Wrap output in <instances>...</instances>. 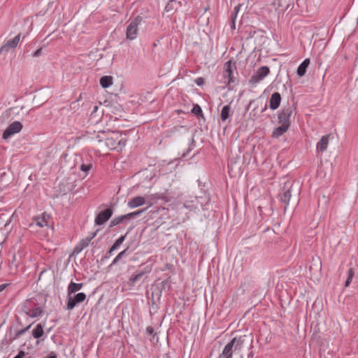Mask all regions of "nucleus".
Segmentation results:
<instances>
[{
	"instance_id": "1",
	"label": "nucleus",
	"mask_w": 358,
	"mask_h": 358,
	"mask_svg": "<svg viewBox=\"0 0 358 358\" xmlns=\"http://www.w3.org/2000/svg\"><path fill=\"white\" fill-rule=\"evenodd\" d=\"M30 228L35 232H41L42 237H46L50 231H52L53 226L50 216L46 213L34 218V221L29 224Z\"/></svg>"
},
{
	"instance_id": "2",
	"label": "nucleus",
	"mask_w": 358,
	"mask_h": 358,
	"mask_svg": "<svg viewBox=\"0 0 358 358\" xmlns=\"http://www.w3.org/2000/svg\"><path fill=\"white\" fill-rule=\"evenodd\" d=\"M21 312L31 318L41 316L44 308L38 300L35 298H30L25 300L20 306Z\"/></svg>"
},
{
	"instance_id": "3",
	"label": "nucleus",
	"mask_w": 358,
	"mask_h": 358,
	"mask_svg": "<svg viewBox=\"0 0 358 358\" xmlns=\"http://www.w3.org/2000/svg\"><path fill=\"white\" fill-rule=\"evenodd\" d=\"M127 141L126 134L121 131H111L108 134L105 144L110 150L122 151Z\"/></svg>"
},
{
	"instance_id": "4",
	"label": "nucleus",
	"mask_w": 358,
	"mask_h": 358,
	"mask_svg": "<svg viewBox=\"0 0 358 358\" xmlns=\"http://www.w3.org/2000/svg\"><path fill=\"white\" fill-rule=\"evenodd\" d=\"M246 336H241L233 338L223 348L219 358H232L233 353L241 351L245 341Z\"/></svg>"
},
{
	"instance_id": "5",
	"label": "nucleus",
	"mask_w": 358,
	"mask_h": 358,
	"mask_svg": "<svg viewBox=\"0 0 358 358\" xmlns=\"http://www.w3.org/2000/svg\"><path fill=\"white\" fill-rule=\"evenodd\" d=\"M141 19L139 17L132 20L127 27L126 37L129 40H134L136 38L138 32V25Z\"/></svg>"
},
{
	"instance_id": "6",
	"label": "nucleus",
	"mask_w": 358,
	"mask_h": 358,
	"mask_svg": "<svg viewBox=\"0 0 358 358\" xmlns=\"http://www.w3.org/2000/svg\"><path fill=\"white\" fill-rule=\"evenodd\" d=\"M23 128L22 124L19 121H15L10 124L3 133L2 138L5 140L10 136L20 133Z\"/></svg>"
},
{
	"instance_id": "7",
	"label": "nucleus",
	"mask_w": 358,
	"mask_h": 358,
	"mask_svg": "<svg viewBox=\"0 0 358 358\" xmlns=\"http://www.w3.org/2000/svg\"><path fill=\"white\" fill-rule=\"evenodd\" d=\"M68 301L66 304V310H71L79 303L83 302L86 299V294L83 292H79L76 294L67 296Z\"/></svg>"
},
{
	"instance_id": "8",
	"label": "nucleus",
	"mask_w": 358,
	"mask_h": 358,
	"mask_svg": "<svg viewBox=\"0 0 358 358\" xmlns=\"http://www.w3.org/2000/svg\"><path fill=\"white\" fill-rule=\"evenodd\" d=\"M270 73V69L267 66H262L252 76L249 83L252 85H256L260 81L264 80Z\"/></svg>"
},
{
	"instance_id": "9",
	"label": "nucleus",
	"mask_w": 358,
	"mask_h": 358,
	"mask_svg": "<svg viewBox=\"0 0 358 358\" xmlns=\"http://www.w3.org/2000/svg\"><path fill=\"white\" fill-rule=\"evenodd\" d=\"M113 214L110 208H107L100 212L95 218V223L98 225H101L108 221Z\"/></svg>"
},
{
	"instance_id": "10",
	"label": "nucleus",
	"mask_w": 358,
	"mask_h": 358,
	"mask_svg": "<svg viewBox=\"0 0 358 358\" xmlns=\"http://www.w3.org/2000/svg\"><path fill=\"white\" fill-rule=\"evenodd\" d=\"M150 271L151 268L150 266H146L143 270L137 271L136 273L130 278L131 285L134 286L136 282L141 280L143 277Z\"/></svg>"
},
{
	"instance_id": "11",
	"label": "nucleus",
	"mask_w": 358,
	"mask_h": 358,
	"mask_svg": "<svg viewBox=\"0 0 358 358\" xmlns=\"http://www.w3.org/2000/svg\"><path fill=\"white\" fill-rule=\"evenodd\" d=\"M146 203L145 197L142 196H137L130 199L127 203V206L130 208H135L140 207Z\"/></svg>"
},
{
	"instance_id": "12",
	"label": "nucleus",
	"mask_w": 358,
	"mask_h": 358,
	"mask_svg": "<svg viewBox=\"0 0 358 358\" xmlns=\"http://www.w3.org/2000/svg\"><path fill=\"white\" fill-rule=\"evenodd\" d=\"M292 115V109L290 108H284L278 116L279 122L281 124H287L289 127V117Z\"/></svg>"
},
{
	"instance_id": "13",
	"label": "nucleus",
	"mask_w": 358,
	"mask_h": 358,
	"mask_svg": "<svg viewBox=\"0 0 358 358\" xmlns=\"http://www.w3.org/2000/svg\"><path fill=\"white\" fill-rule=\"evenodd\" d=\"M330 135L323 136L317 143L316 149L317 152H323L327 149L329 142Z\"/></svg>"
},
{
	"instance_id": "14",
	"label": "nucleus",
	"mask_w": 358,
	"mask_h": 358,
	"mask_svg": "<svg viewBox=\"0 0 358 358\" xmlns=\"http://www.w3.org/2000/svg\"><path fill=\"white\" fill-rule=\"evenodd\" d=\"M20 40V34L17 35L12 40H9L5 43V44L1 47V51H8L11 48H15L18 45Z\"/></svg>"
},
{
	"instance_id": "15",
	"label": "nucleus",
	"mask_w": 358,
	"mask_h": 358,
	"mask_svg": "<svg viewBox=\"0 0 358 358\" xmlns=\"http://www.w3.org/2000/svg\"><path fill=\"white\" fill-rule=\"evenodd\" d=\"M280 102H281V96H280V93L274 92L271 95L270 100H269L270 108L272 110L277 109L280 106Z\"/></svg>"
},
{
	"instance_id": "16",
	"label": "nucleus",
	"mask_w": 358,
	"mask_h": 358,
	"mask_svg": "<svg viewBox=\"0 0 358 358\" xmlns=\"http://www.w3.org/2000/svg\"><path fill=\"white\" fill-rule=\"evenodd\" d=\"M83 286V283H76L71 282L67 287V296L75 294L76 292L80 290Z\"/></svg>"
},
{
	"instance_id": "17",
	"label": "nucleus",
	"mask_w": 358,
	"mask_h": 358,
	"mask_svg": "<svg viewBox=\"0 0 358 358\" xmlns=\"http://www.w3.org/2000/svg\"><path fill=\"white\" fill-rule=\"evenodd\" d=\"M310 64V59L309 58L306 59L298 67L297 74L299 76L302 77L305 75L306 69Z\"/></svg>"
},
{
	"instance_id": "18",
	"label": "nucleus",
	"mask_w": 358,
	"mask_h": 358,
	"mask_svg": "<svg viewBox=\"0 0 358 358\" xmlns=\"http://www.w3.org/2000/svg\"><path fill=\"white\" fill-rule=\"evenodd\" d=\"M288 128H289V127H287L286 124L284 125L281 124L280 126L276 127L273 130L272 136L274 138L280 137V136H282L284 133H285L287 131Z\"/></svg>"
},
{
	"instance_id": "19",
	"label": "nucleus",
	"mask_w": 358,
	"mask_h": 358,
	"mask_svg": "<svg viewBox=\"0 0 358 358\" xmlns=\"http://www.w3.org/2000/svg\"><path fill=\"white\" fill-rule=\"evenodd\" d=\"M43 334V328L41 324H38L32 331V336L34 338H40Z\"/></svg>"
},
{
	"instance_id": "20",
	"label": "nucleus",
	"mask_w": 358,
	"mask_h": 358,
	"mask_svg": "<svg viewBox=\"0 0 358 358\" xmlns=\"http://www.w3.org/2000/svg\"><path fill=\"white\" fill-rule=\"evenodd\" d=\"M230 110L231 108L229 105H226L222 108L220 114L222 121L224 122L230 117Z\"/></svg>"
},
{
	"instance_id": "21",
	"label": "nucleus",
	"mask_w": 358,
	"mask_h": 358,
	"mask_svg": "<svg viewBox=\"0 0 358 358\" xmlns=\"http://www.w3.org/2000/svg\"><path fill=\"white\" fill-rule=\"evenodd\" d=\"M100 85L103 88H107L113 85V78L111 76H103L100 79Z\"/></svg>"
},
{
	"instance_id": "22",
	"label": "nucleus",
	"mask_w": 358,
	"mask_h": 358,
	"mask_svg": "<svg viewBox=\"0 0 358 358\" xmlns=\"http://www.w3.org/2000/svg\"><path fill=\"white\" fill-rule=\"evenodd\" d=\"M231 61H228L224 64L225 68V76L229 77V83L231 81V76L232 74V70H231Z\"/></svg>"
},
{
	"instance_id": "23",
	"label": "nucleus",
	"mask_w": 358,
	"mask_h": 358,
	"mask_svg": "<svg viewBox=\"0 0 358 358\" xmlns=\"http://www.w3.org/2000/svg\"><path fill=\"white\" fill-rule=\"evenodd\" d=\"M290 197H291V192L289 190H287L282 194V195L281 196V201H282V202H283L284 203L287 205L289 202Z\"/></svg>"
},
{
	"instance_id": "24",
	"label": "nucleus",
	"mask_w": 358,
	"mask_h": 358,
	"mask_svg": "<svg viewBox=\"0 0 358 358\" xmlns=\"http://www.w3.org/2000/svg\"><path fill=\"white\" fill-rule=\"evenodd\" d=\"M128 255V253H127V250H124L122 252H120L117 256L116 257L113 259V262H112V264H117L122 257H126Z\"/></svg>"
},
{
	"instance_id": "25",
	"label": "nucleus",
	"mask_w": 358,
	"mask_h": 358,
	"mask_svg": "<svg viewBox=\"0 0 358 358\" xmlns=\"http://www.w3.org/2000/svg\"><path fill=\"white\" fill-rule=\"evenodd\" d=\"M151 206H152V203H149L148 206L146 208L143 209V210H138V211H135V212H133V213H130L127 214V215H125V217H131L135 216V215H138L141 213H142L143 212L145 211Z\"/></svg>"
},
{
	"instance_id": "26",
	"label": "nucleus",
	"mask_w": 358,
	"mask_h": 358,
	"mask_svg": "<svg viewBox=\"0 0 358 358\" xmlns=\"http://www.w3.org/2000/svg\"><path fill=\"white\" fill-rule=\"evenodd\" d=\"M31 324H29L26 328L18 330L15 332L14 339H17L21 335L24 334L26 331L29 330V329L31 327Z\"/></svg>"
},
{
	"instance_id": "27",
	"label": "nucleus",
	"mask_w": 358,
	"mask_h": 358,
	"mask_svg": "<svg viewBox=\"0 0 358 358\" xmlns=\"http://www.w3.org/2000/svg\"><path fill=\"white\" fill-rule=\"evenodd\" d=\"M353 276H354V271L352 268H350L348 271V276L347 280L345 281V287L349 286V285L350 284V282L352 281Z\"/></svg>"
},
{
	"instance_id": "28",
	"label": "nucleus",
	"mask_w": 358,
	"mask_h": 358,
	"mask_svg": "<svg viewBox=\"0 0 358 358\" xmlns=\"http://www.w3.org/2000/svg\"><path fill=\"white\" fill-rule=\"evenodd\" d=\"M176 4V1H170L165 6V10L166 12H170L174 9V6Z\"/></svg>"
},
{
	"instance_id": "29",
	"label": "nucleus",
	"mask_w": 358,
	"mask_h": 358,
	"mask_svg": "<svg viewBox=\"0 0 358 358\" xmlns=\"http://www.w3.org/2000/svg\"><path fill=\"white\" fill-rule=\"evenodd\" d=\"M192 112L195 115H201L202 113V110L199 105H196L192 108Z\"/></svg>"
},
{
	"instance_id": "30",
	"label": "nucleus",
	"mask_w": 358,
	"mask_h": 358,
	"mask_svg": "<svg viewBox=\"0 0 358 358\" xmlns=\"http://www.w3.org/2000/svg\"><path fill=\"white\" fill-rule=\"evenodd\" d=\"M91 168H92L91 164H88V165L82 164L80 166V169L85 172H87L88 171H90L91 169Z\"/></svg>"
},
{
	"instance_id": "31",
	"label": "nucleus",
	"mask_w": 358,
	"mask_h": 358,
	"mask_svg": "<svg viewBox=\"0 0 358 358\" xmlns=\"http://www.w3.org/2000/svg\"><path fill=\"white\" fill-rule=\"evenodd\" d=\"M124 217H126L123 216L120 218H116V219L113 220L111 223L113 225H115V224L120 223Z\"/></svg>"
},
{
	"instance_id": "32",
	"label": "nucleus",
	"mask_w": 358,
	"mask_h": 358,
	"mask_svg": "<svg viewBox=\"0 0 358 358\" xmlns=\"http://www.w3.org/2000/svg\"><path fill=\"white\" fill-rule=\"evenodd\" d=\"M124 237H120L116 241V242L113 244V246H119L122 243Z\"/></svg>"
},
{
	"instance_id": "33",
	"label": "nucleus",
	"mask_w": 358,
	"mask_h": 358,
	"mask_svg": "<svg viewBox=\"0 0 358 358\" xmlns=\"http://www.w3.org/2000/svg\"><path fill=\"white\" fill-rule=\"evenodd\" d=\"M44 358H57V355L55 354V352H51Z\"/></svg>"
},
{
	"instance_id": "34",
	"label": "nucleus",
	"mask_w": 358,
	"mask_h": 358,
	"mask_svg": "<svg viewBox=\"0 0 358 358\" xmlns=\"http://www.w3.org/2000/svg\"><path fill=\"white\" fill-rule=\"evenodd\" d=\"M203 79L202 78H198L196 79L195 80V83L198 85H203Z\"/></svg>"
},
{
	"instance_id": "35",
	"label": "nucleus",
	"mask_w": 358,
	"mask_h": 358,
	"mask_svg": "<svg viewBox=\"0 0 358 358\" xmlns=\"http://www.w3.org/2000/svg\"><path fill=\"white\" fill-rule=\"evenodd\" d=\"M24 355H25L24 352H23V351H20V352H18V354H17V355L14 358H22V357H24Z\"/></svg>"
},
{
	"instance_id": "36",
	"label": "nucleus",
	"mask_w": 358,
	"mask_h": 358,
	"mask_svg": "<svg viewBox=\"0 0 358 358\" xmlns=\"http://www.w3.org/2000/svg\"><path fill=\"white\" fill-rule=\"evenodd\" d=\"M328 34V29L327 28H323L322 31L321 36H327Z\"/></svg>"
},
{
	"instance_id": "37",
	"label": "nucleus",
	"mask_w": 358,
	"mask_h": 358,
	"mask_svg": "<svg viewBox=\"0 0 358 358\" xmlns=\"http://www.w3.org/2000/svg\"><path fill=\"white\" fill-rule=\"evenodd\" d=\"M8 286V283H4V284L0 285V292H1L3 290H4Z\"/></svg>"
},
{
	"instance_id": "38",
	"label": "nucleus",
	"mask_w": 358,
	"mask_h": 358,
	"mask_svg": "<svg viewBox=\"0 0 358 358\" xmlns=\"http://www.w3.org/2000/svg\"><path fill=\"white\" fill-rule=\"evenodd\" d=\"M91 239L92 238H90V240H87V238L86 241H83V243L81 245V246H87L90 244V241Z\"/></svg>"
},
{
	"instance_id": "39",
	"label": "nucleus",
	"mask_w": 358,
	"mask_h": 358,
	"mask_svg": "<svg viewBox=\"0 0 358 358\" xmlns=\"http://www.w3.org/2000/svg\"><path fill=\"white\" fill-rule=\"evenodd\" d=\"M41 52V49H38V50H37L34 52V57H38V55H40Z\"/></svg>"
},
{
	"instance_id": "40",
	"label": "nucleus",
	"mask_w": 358,
	"mask_h": 358,
	"mask_svg": "<svg viewBox=\"0 0 358 358\" xmlns=\"http://www.w3.org/2000/svg\"><path fill=\"white\" fill-rule=\"evenodd\" d=\"M83 248H75L74 252H76V253H79V252H81V250H82V249H83Z\"/></svg>"
},
{
	"instance_id": "41",
	"label": "nucleus",
	"mask_w": 358,
	"mask_h": 358,
	"mask_svg": "<svg viewBox=\"0 0 358 358\" xmlns=\"http://www.w3.org/2000/svg\"><path fill=\"white\" fill-rule=\"evenodd\" d=\"M146 330L150 334H152V332H153V329L150 327H148Z\"/></svg>"
},
{
	"instance_id": "42",
	"label": "nucleus",
	"mask_w": 358,
	"mask_h": 358,
	"mask_svg": "<svg viewBox=\"0 0 358 358\" xmlns=\"http://www.w3.org/2000/svg\"><path fill=\"white\" fill-rule=\"evenodd\" d=\"M117 248H113V247H111V248H110V251H109V253H110V254H111V253H112V252H113L114 250L117 249Z\"/></svg>"
},
{
	"instance_id": "43",
	"label": "nucleus",
	"mask_w": 358,
	"mask_h": 358,
	"mask_svg": "<svg viewBox=\"0 0 358 358\" xmlns=\"http://www.w3.org/2000/svg\"><path fill=\"white\" fill-rule=\"evenodd\" d=\"M97 109H98V107H97V106H95V107L94 108V112H95Z\"/></svg>"
},
{
	"instance_id": "44",
	"label": "nucleus",
	"mask_w": 358,
	"mask_h": 358,
	"mask_svg": "<svg viewBox=\"0 0 358 358\" xmlns=\"http://www.w3.org/2000/svg\"><path fill=\"white\" fill-rule=\"evenodd\" d=\"M165 358H169L167 355H165Z\"/></svg>"
}]
</instances>
